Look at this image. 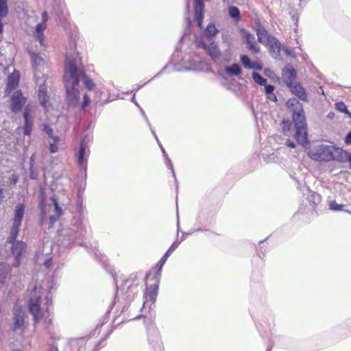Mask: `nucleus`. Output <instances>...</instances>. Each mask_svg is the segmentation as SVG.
<instances>
[{
	"instance_id": "f257e3e1",
	"label": "nucleus",
	"mask_w": 351,
	"mask_h": 351,
	"mask_svg": "<svg viewBox=\"0 0 351 351\" xmlns=\"http://www.w3.org/2000/svg\"><path fill=\"white\" fill-rule=\"evenodd\" d=\"M285 105L292 114L295 130V139L301 145L306 146L309 143V141L308 140L307 123L303 105L295 97L289 98L286 101Z\"/></svg>"
},
{
	"instance_id": "f03ea898",
	"label": "nucleus",
	"mask_w": 351,
	"mask_h": 351,
	"mask_svg": "<svg viewBox=\"0 0 351 351\" xmlns=\"http://www.w3.org/2000/svg\"><path fill=\"white\" fill-rule=\"evenodd\" d=\"M86 229L81 223H72L71 226L62 228L56 235L58 245L62 248L73 247L75 245L86 247L84 245Z\"/></svg>"
},
{
	"instance_id": "7ed1b4c3",
	"label": "nucleus",
	"mask_w": 351,
	"mask_h": 351,
	"mask_svg": "<svg viewBox=\"0 0 351 351\" xmlns=\"http://www.w3.org/2000/svg\"><path fill=\"white\" fill-rule=\"evenodd\" d=\"M343 151L334 145L322 144L310 149L308 152V156L315 161L329 162L337 160L341 162Z\"/></svg>"
},
{
	"instance_id": "20e7f679",
	"label": "nucleus",
	"mask_w": 351,
	"mask_h": 351,
	"mask_svg": "<svg viewBox=\"0 0 351 351\" xmlns=\"http://www.w3.org/2000/svg\"><path fill=\"white\" fill-rule=\"evenodd\" d=\"M64 84L65 89L78 90L80 79L82 80L83 68L77 67L75 61L66 58L64 66Z\"/></svg>"
},
{
	"instance_id": "39448f33",
	"label": "nucleus",
	"mask_w": 351,
	"mask_h": 351,
	"mask_svg": "<svg viewBox=\"0 0 351 351\" xmlns=\"http://www.w3.org/2000/svg\"><path fill=\"white\" fill-rule=\"evenodd\" d=\"M195 43L199 48L203 49L206 51L214 62H218L221 56V52L217 42L213 40L206 42L203 38H196Z\"/></svg>"
},
{
	"instance_id": "423d86ee",
	"label": "nucleus",
	"mask_w": 351,
	"mask_h": 351,
	"mask_svg": "<svg viewBox=\"0 0 351 351\" xmlns=\"http://www.w3.org/2000/svg\"><path fill=\"white\" fill-rule=\"evenodd\" d=\"M18 235L12 238L11 233L8 237V242L12 245L11 254L14 256L13 267H18L21 265L22 257L26 252L27 245L22 241L16 239Z\"/></svg>"
},
{
	"instance_id": "0eeeda50",
	"label": "nucleus",
	"mask_w": 351,
	"mask_h": 351,
	"mask_svg": "<svg viewBox=\"0 0 351 351\" xmlns=\"http://www.w3.org/2000/svg\"><path fill=\"white\" fill-rule=\"evenodd\" d=\"M27 97L24 96L21 90H16L10 96L9 99V109L11 112L17 114L26 106Z\"/></svg>"
},
{
	"instance_id": "6e6552de",
	"label": "nucleus",
	"mask_w": 351,
	"mask_h": 351,
	"mask_svg": "<svg viewBox=\"0 0 351 351\" xmlns=\"http://www.w3.org/2000/svg\"><path fill=\"white\" fill-rule=\"evenodd\" d=\"M25 214V204L19 203L14 208V218L12 219V227L10 233L12 238H14L16 235H19L20 228Z\"/></svg>"
},
{
	"instance_id": "1a4fd4ad",
	"label": "nucleus",
	"mask_w": 351,
	"mask_h": 351,
	"mask_svg": "<svg viewBox=\"0 0 351 351\" xmlns=\"http://www.w3.org/2000/svg\"><path fill=\"white\" fill-rule=\"evenodd\" d=\"M87 136H84L80 143L79 149L76 154V160L80 169L84 171V178L87 177V156H86Z\"/></svg>"
},
{
	"instance_id": "9d476101",
	"label": "nucleus",
	"mask_w": 351,
	"mask_h": 351,
	"mask_svg": "<svg viewBox=\"0 0 351 351\" xmlns=\"http://www.w3.org/2000/svg\"><path fill=\"white\" fill-rule=\"evenodd\" d=\"M161 275L162 274L154 271L153 276L150 277V280L154 283L147 287L144 297L147 301L149 300L152 304H154L156 300Z\"/></svg>"
},
{
	"instance_id": "9b49d317",
	"label": "nucleus",
	"mask_w": 351,
	"mask_h": 351,
	"mask_svg": "<svg viewBox=\"0 0 351 351\" xmlns=\"http://www.w3.org/2000/svg\"><path fill=\"white\" fill-rule=\"evenodd\" d=\"M128 290L124 293V300L125 303L123 305H118L117 307V310L114 312L115 317H114L113 323L114 324L116 319L118 317H119L125 310L128 308L129 303L133 298H134V295L136 291V286L130 285L127 286Z\"/></svg>"
},
{
	"instance_id": "f8f14e48",
	"label": "nucleus",
	"mask_w": 351,
	"mask_h": 351,
	"mask_svg": "<svg viewBox=\"0 0 351 351\" xmlns=\"http://www.w3.org/2000/svg\"><path fill=\"white\" fill-rule=\"evenodd\" d=\"M24 124L23 126V134L24 136H31L33 130L34 117L32 107L29 104L26 105L23 112Z\"/></svg>"
},
{
	"instance_id": "ddd939ff",
	"label": "nucleus",
	"mask_w": 351,
	"mask_h": 351,
	"mask_svg": "<svg viewBox=\"0 0 351 351\" xmlns=\"http://www.w3.org/2000/svg\"><path fill=\"white\" fill-rule=\"evenodd\" d=\"M239 32L248 50L253 54L258 53L261 51V48L256 42L254 35L245 28H240Z\"/></svg>"
},
{
	"instance_id": "4468645a",
	"label": "nucleus",
	"mask_w": 351,
	"mask_h": 351,
	"mask_svg": "<svg viewBox=\"0 0 351 351\" xmlns=\"http://www.w3.org/2000/svg\"><path fill=\"white\" fill-rule=\"evenodd\" d=\"M147 340L153 351H164V346L157 330L149 329Z\"/></svg>"
},
{
	"instance_id": "2eb2a0df",
	"label": "nucleus",
	"mask_w": 351,
	"mask_h": 351,
	"mask_svg": "<svg viewBox=\"0 0 351 351\" xmlns=\"http://www.w3.org/2000/svg\"><path fill=\"white\" fill-rule=\"evenodd\" d=\"M282 79L286 86L289 88L295 84L296 70L290 64H287L282 71Z\"/></svg>"
},
{
	"instance_id": "dca6fc26",
	"label": "nucleus",
	"mask_w": 351,
	"mask_h": 351,
	"mask_svg": "<svg viewBox=\"0 0 351 351\" xmlns=\"http://www.w3.org/2000/svg\"><path fill=\"white\" fill-rule=\"evenodd\" d=\"M29 313L33 315L34 324L39 322L42 317L40 308V298H30L28 304Z\"/></svg>"
},
{
	"instance_id": "f3484780",
	"label": "nucleus",
	"mask_w": 351,
	"mask_h": 351,
	"mask_svg": "<svg viewBox=\"0 0 351 351\" xmlns=\"http://www.w3.org/2000/svg\"><path fill=\"white\" fill-rule=\"evenodd\" d=\"M180 244V241H178V240L175 241L171 244V245L169 247V249L163 254L162 258L158 261L155 267L153 268L154 271L162 274V267H163L164 265L165 264L167 258L178 248V247L179 246Z\"/></svg>"
},
{
	"instance_id": "a211bd4d",
	"label": "nucleus",
	"mask_w": 351,
	"mask_h": 351,
	"mask_svg": "<svg viewBox=\"0 0 351 351\" xmlns=\"http://www.w3.org/2000/svg\"><path fill=\"white\" fill-rule=\"evenodd\" d=\"M66 90V104L69 108H75L80 102V93L79 90Z\"/></svg>"
},
{
	"instance_id": "6ab92c4d",
	"label": "nucleus",
	"mask_w": 351,
	"mask_h": 351,
	"mask_svg": "<svg viewBox=\"0 0 351 351\" xmlns=\"http://www.w3.org/2000/svg\"><path fill=\"white\" fill-rule=\"evenodd\" d=\"M267 45L269 47V51L271 56L274 58L277 59L280 56L281 51V44L279 40L274 36H268Z\"/></svg>"
},
{
	"instance_id": "aec40b11",
	"label": "nucleus",
	"mask_w": 351,
	"mask_h": 351,
	"mask_svg": "<svg viewBox=\"0 0 351 351\" xmlns=\"http://www.w3.org/2000/svg\"><path fill=\"white\" fill-rule=\"evenodd\" d=\"M204 12V3L203 0H195L194 19L198 27L202 25Z\"/></svg>"
},
{
	"instance_id": "412c9836",
	"label": "nucleus",
	"mask_w": 351,
	"mask_h": 351,
	"mask_svg": "<svg viewBox=\"0 0 351 351\" xmlns=\"http://www.w3.org/2000/svg\"><path fill=\"white\" fill-rule=\"evenodd\" d=\"M254 23L258 42L264 44L263 38H267V42H268V36L271 35L268 34L265 27L261 24V20L258 18H255Z\"/></svg>"
},
{
	"instance_id": "4be33fe9",
	"label": "nucleus",
	"mask_w": 351,
	"mask_h": 351,
	"mask_svg": "<svg viewBox=\"0 0 351 351\" xmlns=\"http://www.w3.org/2000/svg\"><path fill=\"white\" fill-rule=\"evenodd\" d=\"M19 75L10 74L8 77V82L5 88V95H9L13 90H14L19 86Z\"/></svg>"
},
{
	"instance_id": "5701e85b",
	"label": "nucleus",
	"mask_w": 351,
	"mask_h": 351,
	"mask_svg": "<svg viewBox=\"0 0 351 351\" xmlns=\"http://www.w3.org/2000/svg\"><path fill=\"white\" fill-rule=\"evenodd\" d=\"M291 93L298 97L303 101H308V95L305 88L300 84V83L295 82L292 86L289 88Z\"/></svg>"
},
{
	"instance_id": "b1692460",
	"label": "nucleus",
	"mask_w": 351,
	"mask_h": 351,
	"mask_svg": "<svg viewBox=\"0 0 351 351\" xmlns=\"http://www.w3.org/2000/svg\"><path fill=\"white\" fill-rule=\"evenodd\" d=\"M14 323L12 330L16 331L17 330L23 328L25 324L24 313L21 309L15 310L14 312Z\"/></svg>"
},
{
	"instance_id": "393cba45",
	"label": "nucleus",
	"mask_w": 351,
	"mask_h": 351,
	"mask_svg": "<svg viewBox=\"0 0 351 351\" xmlns=\"http://www.w3.org/2000/svg\"><path fill=\"white\" fill-rule=\"evenodd\" d=\"M35 154H32L29 158V173L32 180H37L40 175L39 168L35 166Z\"/></svg>"
},
{
	"instance_id": "a878e982",
	"label": "nucleus",
	"mask_w": 351,
	"mask_h": 351,
	"mask_svg": "<svg viewBox=\"0 0 351 351\" xmlns=\"http://www.w3.org/2000/svg\"><path fill=\"white\" fill-rule=\"evenodd\" d=\"M224 70L230 76H239L242 72V69L238 63H233L230 66H226Z\"/></svg>"
},
{
	"instance_id": "bb28decb",
	"label": "nucleus",
	"mask_w": 351,
	"mask_h": 351,
	"mask_svg": "<svg viewBox=\"0 0 351 351\" xmlns=\"http://www.w3.org/2000/svg\"><path fill=\"white\" fill-rule=\"evenodd\" d=\"M218 32V29L213 23H209L203 32V36L210 40H212V38L214 37Z\"/></svg>"
},
{
	"instance_id": "cd10ccee",
	"label": "nucleus",
	"mask_w": 351,
	"mask_h": 351,
	"mask_svg": "<svg viewBox=\"0 0 351 351\" xmlns=\"http://www.w3.org/2000/svg\"><path fill=\"white\" fill-rule=\"evenodd\" d=\"M38 97L40 106H43V108H46L47 103L49 101V96L47 95V90L44 86H40L39 87Z\"/></svg>"
},
{
	"instance_id": "c85d7f7f",
	"label": "nucleus",
	"mask_w": 351,
	"mask_h": 351,
	"mask_svg": "<svg viewBox=\"0 0 351 351\" xmlns=\"http://www.w3.org/2000/svg\"><path fill=\"white\" fill-rule=\"evenodd\" d=\"M10 273V268L7 263L0 262V283H4L8 274Z\"/></svg>"
},
{
	"instance_id": "c756f323",
	"label": "nucleus",
	"mask_w": 351,
	"mask_h": 351,
	"mask_svg": "<svg viewBox=\"0 0 351 351\" xmlns=\"http://www.w3.org/2000/svg\"><path fill=\"white\" fill-rule=\"evenodd\" d=\"M31 56L32 65L33 69H36L44 63V59L38 53L34 52H29Z\"/></svg>"
},
{
	"instance_id": "7c9ffc66",
	"label": "nucleus",
	"mask_w": 351,
	"mask_h": 351,
	"mask_svg": "<svg viewBox=\"0 0 351 351\" xmlns=\"http://www.w3.org/2000/svg\"><path fill=\"white\" fill-rule=\"evenodd\" d=\"M307 199L313 206H317L321 202L322 197L319 193L309 190Z\"/></svg>"
},
{
	"instance_id": "2f4dec72",
	"label": "nucleus",
	"mask_w": 351,
	"mask_h": 351,
	"mask_svg": "<svg viewBox=\"0 0 351 351\" xmlns=\"http://www.w3.org/2000/svg\"><path fill=\"white\" fill-rule=\"evenodd\" d=\"M228 14L230 17L234 19L236 22L239 21L241 19L240 10L236 6H230L228 8Z\"/></svg>"
},
{
	"instance_id": "473e14b6",
	"label": "nucleus",
	"mask_w": 351,
	"mask_h": 351,
	"mask_svg": "<svg viewBox=\"0 0 351 351\" xmlns=\"http://www.w3.org/2000/svg\"><path fill=\"white\" fill-rule=\"evenodd\" d=\"M82 82L88 90H93L95 88V84L93 82V80L86 75L85 70L84 69Z\"/></svg>"
},
{
	"instance_id": "72a5a7b5",
	"label": "nucleus",
	"mask_w": 351,
	"mask_h": 351,
	"mask_svg": "<svg viewBox=\"0 0 351 351\" xmlns=\"http://www.w3.org/2000/svg\"><path fill=\"white\" fill-rule=\"evenodd\" d=\"M42 130L45 132L48 137L50 138L54 142H58L60 141V137L58 136H54L53 134L52 128L48 124H43L42 126Z\"/></svg>"
},
{
	"instance_id": "f704fd0d",
	"label": "nucleus",
	"mask_w": 351,
	"mask_h": 351,
	"mask_svg": "<svg viewBox=\"0 0 351 351\" xmlns=\"http://www.w3.org/2000/svg\"><path fill=\"white\" fill-rule=\"evenodd\" d=\"M50 199L54 206V211L56 213V215H57L58 217L62 216L63 215V210L58 204L56 195L55 194L51 195Z\"/></svg>"
},
{
	"instance_id": "c9c22d12",
	"label": "nucleus",
	"mask_w": 351,
	"mask_h": 351,
	"mask_svg": "<svg viewBox=\"0 0 351 351\" xmlns=\"http://www.w3.org/2000/svg\"><path fill=\"white\" fill-rule=\"evenodd\" d=\"M240 61L244 68H245L247 69H252V66L254 62H252V60L247 55H246V54L241 55L240 56Z\"/></svg>"
},
{
	"instance_id": "e433bc0d",
	"label": "nucleus",
	"mask_w": 351,
	"mask_h": 351,
	"mask_svg": "<svg viewBox=\"0 0 351 351\" xmlns=\"http://www.w3.org/2000/svg\"><path fill=\"white\" fill-rule=\"evenodd\" d=\"M252 77L254 82L260 86H264L267 83V79L257 72L253 71Z\"/></svg>"
},
{
	"instance_id": "4c0bfd02",
	"label": "nucleus",
	"mask_w": 351,
	"mask_h": 351,
	"mask_svg": "<svg viewBox=\"0 0 351 351\" xmlns=\"http://www.w3.org/2000/svg\"><path fill=\"white\" fill-rule=\"evenodd\" d=\"M8 12V0H0V17H6Z\"/></svg>"
},
{
	"instance_id": "58836bf2",
	"label": "nucleus",
	"mask_w": 351,
	"mask_h": 351,
	"mask_svg": "<svg viewBox=\"0 0 351 351\" xmlns=\"http://www.w3.org/2000/svg\"><path fill=\"white\" fill-rule=\"evenodd\" d=\"M265 240L266 239L260 241L258 242V248L256 249L257 254L262 259L263 258V257L265 256V255L266 254V248H265V246L264 244Z\"/></svg>"
},
{
	"instance_id": "ea45409f",
	"label": "nucleus",
	"mask_w": 351,
	"mask_h": 351,
	"mask_svg": "<svg viewBox=\"0 0 351 351\" xmlns=\"http://www.w3.org/2000/svg\"><path fill=\"white\" fill-rule=\"evenodd\" d=\"M344 206H345L344 204H339L336 202L335 200H332L329 202V208L332 211H335V212L341 211V210H343Z\"/></svg>"
},
{
	"instance_id": "a19ab883",
	"label": "nucleus",
	"mask_w": 351,
	"mask_h": 351,
	"mask_svg": "<svg viewBox=\"0 0 351 351\" xmlns=\"http://www.w3.org/2000/svg\"><path fill=\"white\" fill-rule=\"evenodd\" d=\"M335 109L341 113H344L346 114H350V112L348 111L346 105L343 101H338L335 103Z\"/></svg>"
},
{
	"instance_id": "79ce46f5",
	"label": "nucleus",
	"mask_w": 351,
	"mask_h": 351,
	"mask_svg": "<svg viewBox=\"0 0 351 351\" xmlns=\"http://www.w3.org/2000/svg\"><path fill=\"white\" fill-rule=\"evenodd\" d=\"M293 120L284 119L282 121V130L285 133L289 132L291 130L293 124Z\"/></svg>"
},
{
	"instance_id": "37998d69",
	"label": "nucleus",
	"mask_w": 351,
	"mask_h": 351,
	"mask_svg": "<svg viewBox=\"0 0 351 351\" xmlns=\"http://www.w3.org/2000/svg\"><path fill=\"white\" fill-rule=\"evenodd\" d=\"M150 130H151L152 134H153V136H154L155 139L156 140L157 143H158V145L159 147H160V149H161V152H162V153L163 156H164L165 158H167V153L166 152V151H165V149L164 147L162 146V143L160 142V141H159V139H158V136H157V135H156V132H154V130H153V128H150Z\"/></svg>"
},
{
	"instance_id": "c03bdc74",
	"label": "nucleus",
	"mask_w": 351,
	"mask_h": 351,
	"mask_svg": "<svg viewBox=\"0 0 351 351\" xmlns=\"http://www.w3.org/2000/svg\"><path fill=\"white\" fill-rule=\"evenodd\" d=\"M263 73L265 74V75H266L267 77H268L269 78L274 80H279V77H277V75H276V73H274V71H272L271 69L269 68H265L264 70H263Z\"/></svg>"
},
{
	"instance_id": "a18cd8bd",
	"label": "nucleus",
	"mask_w": 351,
	"mask_h": 351,
	"mask_svg": "<svg viewBox=\"0 0 351 351\" xmlns=\"http://www.w3.org/2000/svg\"><path fill=\"white\" fill-rule=\"evenodd\" d=\"M166 158V161H165V164H166V166L168 169H171V173L173 174V176L175 179V182L176 183V188L178 189V182H177V179H176V174H175V171H174V169H173V163L171 160V159L169 158V156H167V158Z\"/></svg>"
},
{
	"instance_id": "49530a36",
	"label": "nucleus",
	"mask_w": 351,
	"mask_h": 351,
	"mask_svg": "<svg viewBox=\"0 0 351 351\" xmlns=\"http://www.w3.org/2000/svg\"><path fill=\"white\" fill-rule=\"evenodd\" d=\"M46 29V25L43 23H39L36 25L35 28V35H40V36L42 34H44V31Z\"/></svg>"
},
{
	"instance_id": "de8ad7c7",
	"label": "nucleus",
	"mask_w": 351,
	"mask_h": 351,
	"mask_svg": "<svg viewBox=\"0 0 351 351\" xmlns=\"http://www.w3.org/2000/svg\"><path fill=\"white\" fill-rule=\"evenodd\" d=\"M167 64H166L162 69L160 71H159L157 74H156L152 78H151L148 82H147L146 83L142 84V85H138L136 88L132 90V92H134V91H137L138 90H139L141 88H142L145 84H146L147 83L151 82L152 80H153L154 79L159 77L164 71L165 70L167 69Z\"/></svg>"
},
{
	"instance_id": "09e8293b",
	"label": "nucleus",
	"mask_w": 351,
	"mask_h": 351,
	"mask_svg": "<svg viewBox=\"0 0 351 351\" xmlns=\"http://www.w3.org/2000/svg\"><path fill=\"white\" fill-rule=\"evenodd\" d=\"M90 104V98L87 93H85L83 96V101L81 104V109L85 110L87 106Z\"/></svg>"
},
{
	"instance_id": "8fccbe9b",
	"label": "nucleus",
	"mask_w": 351,
	"mask_h": 351,
	"mask_svg": "<svg viewBox=\"0 0 351 351\" xmlns=\"http://www.w3.org/2000/svg\"><path fill=\"white\" fill-rule=\"evenodd\" d=\"M115 300H116V297L114 298V301H113L111 304L110 305V306L108 307V310H107V312L106 313L104 317L102 318L103 319V321H102V324H105L108 321V315L110 313L113 306H114V304H115Z\"/></svg>"
},
{
	"instance_id": "3c124183",
	"label": "nucleus",
	"mask_w": 351,
	"mask_h": 351,
	"mask_svg": "<svg viewBox=\"0 0 351 351\" xmlns=\"http://www.w3.org/2000/svg\"><path fill=\"white\" fill-rule=\"evenodd\" d=\"M274 89H275V86L272 84H268L266 83L264 85V90H265V93L266 96L269 95L271 93H273L274 91Z\"/></svg>"
},
{
	"instance_id": "603ef678",
	"label": "nucleus",
	"mask_w": 351,
	"mask_h": 351,
	"mask_svg": "<svg viewBox=\"0 0 351 351\" xmlns=\"http://www.w3.org/2000/svg\"><path fill=\"white\" fill-rule=\"evenodd\" d=\"M40 202H39V208H40L41 207H44L45 208H46V202H45V197H44V191H43V189H40Z\"/></svg>"
},
{
	"instance_id": "864d4df0",
	"label": "nucleus",
	"mask_w": 351,
	"mask_h": 351,
	"mask_svg": "<svg viewBox=\"0 0 351 351\" xmlns=\"http://www.w3.org/2000/svg\"><path fill=\"white\" fill-rule=\"evenodd\" d=\"M60 0H53V9L57 12V13H61L63 11V8L62 5H60Z\"/></svg>"
},
{
	"instance_id": "5fc2aeb1",
	"label": "nucleus",
	"mask_w": 351,
	"mask_h": 351,
	"mask_svg": "<svg viewBox=\"0 0 351 351\" xmlns=\"http://www.w3.org/2000/svg\"><path fill=\"white\" fill-rule=\"evenodd\" d=\"M58 142H54L53 141V143H50L49 144V150L50 152V153H56L58 152V145H57V143Z\"/></svg>"
},
{
	"instance_id": "6e6d98bb",
	"label": "nucleus",
	"mask_w": 351,
	"mask_h": 351,
	"mask_svg": "<svg viewBox=\"0 0 351 351\" xmlns=\"http://www.w3.org/2000/svg\"><path fill=\"white\" fill-rule=\"evenodd\" d=\"M138 109H139L140 112L142 114L143 119H145V122L147 123L148 127L150 129L152 127V125H151L150 122L148 120V118H147V115L145 114V111L143 110V109L141 106H140V108H138Z\"/></svg>"
},
{
	"instance_id": "4d7b16f0",
	"label": "nucleus",
	"mask_w": 351,
	"mask_h": 351,
	"mask_svg": "<svg viewBox=\"0 0 351 351\" xmlns=\"http://www.w3.org/2000/svg\"><path fill=\"white\" fill-rule=\"evenodd\" d=\"M284 52L286 56H290L292 58H295L296 55L295 53L289 48V47H285L284 48Z\"/></svg>"
},
{
	"instance_id": "13d9d810",
	"label": "nucleus",
	"mask_w": 351,
	"mask_h": 351,
	"mask_svg": "<svg viewBox=\"0 0 351 351\" xmlns=\"http://www.w3.org/2000/svg\"><path fill=\"white\" fill-rule=\"evenodd\" d=\"M186 28L184 30V34H188L190 33V29L192 25V21L189 17L186 18Z\"/></svg>"
},
{
	"instance_id": "bf43d9fd",
	"label": "nucleus",
	"mask_w": 351,
	"mask_h": 351,
	"mask_svg": "<svg viewBox=\"0 0 351 351\" xmlns=\"http://www.w3.org/2000/svg\"><path fill=\"white\" fill-rule=\"evenodd\" d=\"M35 36L36 37L37 40L39 42L40 46L45 47V45L44 43L45 38V35L42 34L40 36V35H35Z\"/></svg>"
},
{
	"instance_id": "052dcab7",
	"label": "nucleus",
	"mask_w": 351,
	"mask_h": 351,
	"mask_svg": "<svg viewBox=\"0 0 351 351\" xmlns=\"http://www.w3.org/2000/svg\"><path fill=\"white\" fill-rule=\"evenodd\" d=\"M91 346L87 344L80 345L77 351H90Z\"/></svg>"
},
{
	"instance_id": "680f3d73",
	"label": "nucleus",
	"mask_w": 351,
	"mask_h": 351,
	"mask_svg": "<svg viewBox=\"0 0 351 351\" xmlns=\"http://www.w3.org/2000/svg\"><path fill=\"white\" fill-rule=\"evenodd\" d=\"M252 69H254L256 71H262L263 70V64L259 62H254L252 66Z\"/></svg>"
},
{
	"instance_id": "e2e57ef3",
	"label": "nucleus",
	"mask_w": 351,
	"mask_h": 351,
	"mask_svg": "<svg viewBox=\"0 0 351 351\" xmlns=\"http://www.w3.org/2000/svg\"><path fill=\"white\" fill-rule=\"evenodd\" d=\"M60 217H58L57 215H51L49 217V226H52L55 221H56L58 220V219Z\"/></svg>"
},
{
	"instance_id": "0e129e2a",
	"label": "nucleus",
	"mask_w": 351,
	"mask_h": 351,
	"mask_svg": "<svg viewBox=\"0 0 351 351\" xmlns=\"http://www.w3.org/2000/svg\"><path fill=\"white\" fill-rule=\"evenodd\" d=\"M267 99L276 103L278 101V98L274 92L273 93L267 95Z\"/></svg>"
},
{
	"instance_id": "69168bd1",
	"label": "nucleus",
	"mask_w": 351,
	"mask_h": 351,
	"mask_svg": "<svg viewBox=\"0 0 351 351\" xmlns=\"http://www.w3.org/2000/svg\"><path fill=\"white\" fill-rule=\"evenodd\" d=\"M343 154L346 156L347 161L349 163V168L351 169V153L348 151L344 150Z\"/></svg>"
},
{
	"instance_id": "338daca9",
	"label": "nucleus",
	"mask_w": 351,
	"mask_h": 351,
	"mask_svg": "<svg viewBox=\"0 0 351 351\" xmlns=\"http://www.w3.org/2000/svg\"><path fill=\"white\" fill-rule=\"evenodd\" d=\"M344 142L346 145H351V130L346 134Z\"/></svg>"
},
{
	"instance_id": "774afa93",
	"label": "nucleus",
	"mask_w": 351,
	"mask_h": 351,
	"mask_svg": "<svg viewBox=\"0 0 351 351\" xmlns=\"http://www.w3.org/2000/svg\"><path fill=\"white\" fill-rule=\"evenodd\" d=\"M47 20H48V14L46 11H45L42 14V22L41 23H43L44 24H45L46 22L47 21Z\"/></svg>"
}]
</instances>
